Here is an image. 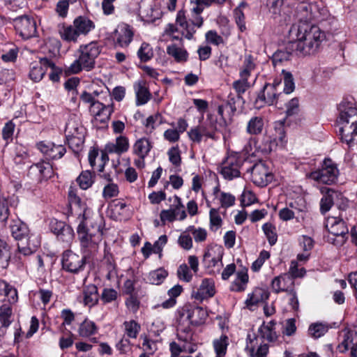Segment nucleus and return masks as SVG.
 I'll list each match as a JSON object with an SVG mask.
<instances>
[{"mask_svg": "<svg viewBox=\"0 0 357 357\" xmlns=\"http://www.w3.org/2000/svg\"><path fill=\"white\" fill-rule=\"evenodd\" d=\"M12 308L10 304L5 302H0V320L12 321Z\"/></svg>", "mask_w": 357, "mask_h": 357, "instance_id": "338daca9", "label": "nucleus"}, {"mask_svg": "<svg viewBox=\"0 0 357 357\" xmlns=\"http://www.w3.org/2000/svg\"><path fill=\"white\" fill-rule=\"evenodd\" d=\"M220 200L222 207L228 208L233 206L235 203V197L230 193L221 192L220 195H216Z\"/></svg>", "mask_w": 357, "mask_h": 357, "instance_id": "680f3d73", "label": "nucleus"}, {"mask_svg": "<svg viewBox=\"0 0 357 357\" xmlns=\"http://www.w3.org/2000/svg\"><path fill=\"white\" fill-rule=\"evenodd\" d=\"M176 22L183 29V35H184L186 38L190 40L193 38L195 29L188 22L186 21L185 13L183 10H179L178 12Z\"/></svg>", "mask_w": 357, "mask_h": 357, "instance_id": "c756f323", "label": "nucleus"}, {"mask_svg": "<svg viewBox=\"0 0 357 357\" xmlns=\"http://www.w3.org/2000/svg\"><path fill=\"white\" fill-rule=\"evenodd\" d=\"M316 8L314 5L306 2L300 3L296 8L295 17L298 22L294 24L289 31L288 48L300 55L315 54L326 38L325 33L319 26L311 24L315 17Z\"/></svg>", "mask_w": 357, "mask_h": 357, "instance_id": "f257e3e1", "label": "nucleus"}, {"mask_svg": "<svg viewBox=\"0 0 357 357\" xmlns=\"http://www.w3.org/2000/svg\"><path fill=\"white\" fill-rule=\"evenodd\" d=\"M129 149L128 139L125 136H119L116 139L115 143L106 145L105 150L109 153L122 154L128 151Z\"/></svg>", "mask_w": 357, "mask_h": 357, "instance_id": "393cba45", "label": "nucleus"}, {"mask_svg": "<svg viewBox=\"0 0 357 357\" xmlns=\"http://www.w3.org/2000/svg\"><path fill=\"white\" fill-rule=\"evenodd\" d=\"M66 141L68 142L69 147L75 153H79L84 146L85 135H78V137H67Z\"/></svg>", "mask_w": 357, "mask_h": 357, "instance_id": "37998d69", "label": "nucleus"}, {"mask_svg": "<svg viewBox=\"0 0 357 357\" xmlns=\"http://www.w3.org/2000/svg\"><path fill=\"white\" fill-rule=\"evenodd\" d=\"M281 95L282 92L278 89H274V86L266 84L259 92L255 101V105L257 108H261L264 105H273L277 103Z\"/></svg>", "mask_w": 357, "mask_h": 357, "instance_id": "f8f14e48", "label": "nucleus"}, {"mask_svg": "<svg viewBox=\"0 0 357 357\" xmlns=\"http://www.w3.org/2000/svg\"><path fill=\"white\" fill-rule=\"evenodd\" d=\"M232 86L237 93L238 100H242V95L250 87L248 81L241 79L234 81Z\"/></svg>", "mask_w": 357, "mask_h": 357, "instance_id": "13d9d810", "label": "nucleus"}, {"mask_svg": "<svg viewBox=\"0 0 357 357\" xmlns=\"http://www.w3.org/2000/svg\"><path fill=\"white\" fill-rule=\"evenodd\" d=\"M217 120L208 117L206 121L188 132L189 139L195 144H200L203 139H216Z\"/></svg>", "mask_w": 357, "mask_h": 357, "instance_id": "39448f33", "label": "nucleus"}, {"mask_svg": "<svg viewBox=\"0 0 357 357\" xmlns=\"http://www.w3.org/2000/svg\"><path fill=\"white\" fill-rule=\"evenodd\" d=\"M326 227L329 233L341 238L340 243L344 241V236L348 234L349 229L342 219L335 217L330 218L327 220Z\"/></svg>", "mask_w": 357, "mask_h": 357, "instance_id": "a211bd4d", "label": "nucleus"}, {"mask_svg": "<svg viewBox=\"0 0 357 357\" xmlns=\"http://www.w3.org/2000/svg\"><path fill=\"white\" fill-rule=\"evenodd\" d=\"M246 3L242 2L240 5L234 10V16L235 22L241 32L246 29L245 15L242 10V8L245 7Z\"/></svg>", "mask_w": 357, "mask_h": 357, "instance_id": "a18cd8bd", "label": "nucleus"}, {"mask_svg": "<svg viewBox=\"0 0 357 357\" xmlns=\"http://www.w3.org/2000/svg\"><path fill=\"white\" fill-rule=\"evenodd\" d=\"M66 152V149L63 146L52 144L47 158L52 160L59 159L63 156Z\"/></svg>", "mask_w": 357, "mask_h": 357, "instance_id": "052dcab7", "label": "nucleus"}, {"mask_svg": "<svg viewBox=\"0 0 357 357\" xmlns=\"http://www.w3.org/2000/svg\"><path fill=\"white\" fill-rule=\"evenodd\" d=\"M162 117L160 114H155L149 116L144 125L146 127V132L151 133L155 128L156 126L162 124Z\"/></svg>", "mask_w": 357, "mask_h": 357, "instance_id": "603ef678", "label": "nucleus"}, {"mask_svg": "<svg viewBox=\"0 0 357 357\" xmlns=\"http://www.w3.org/2000/svg\"><path fill=\"white\" fill-rule=\"evenodd\" d=\"M253 340H250V344H247L245 351L250 357H266L268 353V346L266 344H261L257 351L255 349L254 345L252 344Z\"/></svg>", "mask_w": 357, "mask_h": 357, "instance_id": "79ce46f5", "label": "nucleus"}, {"mask_svg": "<svg viewBox=\"0 0 357 357\" xmlns=\"http://www.w3.org/2000/svg\"><path fill=\"white\" fill-rule=\"evenodd\" d=\"M40 241L38 238L35 235L27 236L23 241L18 242L17 250L18 253L16 257L22 260V257L29 256L36 252L37 248L40 246Z\"/></svg>", "mask_w": 357, "mask_h": 357, "instance_id": "dca6fc26", "label": "nucleus"}, {"mask_svg": "<svg viewBox=\"0 0 357 357\" xmlns=\"http://www.w3.org/2000/svg\"><path fill=\"white\" fill-rule=\"evenodd\" d=\"M178 278L183 281L189 282L192 278V274L185 264L179 266L177 270Z\"/></svg>", "mask_w": 357, "mask_h": 357, "instance_id": "0e129e2a", "label": "nucleus"}, {"mask_svg": "<svg viewBox=\"0 0 357 357\" xmlns=\"http://www.w3.org/2000/svg\"><path fill=\"white\" fill-rule=\"evenodd\" d=\"M113 112L112 104L105 105L101 102H96L93 105L91 112L96 116V119H98L101 123H105L109 119Z\"/></svg>", "mask_w": 357, "mask_h": 357, "instance_id": "b1692460", "label": "nucleus"}, {"mask_svg": "<svg viewBox=\"0 0 357 357\" xmlns=\"http://www.w3.org/2000/svg\"><path fill=\"white\" fill-rule=\"evenodd\" d=\"M84 303L91 307L97 304L99 298L98 288L95 284L87 285L84 291Z\"/></svg>", "mask_w": 357, "mask_h": 357, "instance_id": "bb28decb", "label": "nucleus"}, {"mask_svg": "<svg viewBox=\"0 0 357 357\" xmlns=\"http://www.w3.org/2000/svg\"><path fill=\"white\" fill-rule=\"evenodd\" d=\"M224 250L220 245H213L207 248L203 257V264L210 273H215V269L220 271L222 266Z\"/></svg>", "mask_w": 357, "mask_h": 357, "instance_id": "6e6552de", "label": "nucleus"}, {"mask_svg": "<svg viewBox=\"0 0 357 357\" xmlns=\"http://www.w3.org/2000/svg\"><path fill=\"white\" fill-rule=\"evenodd\" d=\"M105 178L108 181V183L105 185L102 191V196L105 199H109L116 197L119 194V187L116 184L112 182L109 176H105Z\"/></svg>", "mask_w": 357, "mask_h": 357, "instance_id": "09e8293b", "label": "nucleus"}, {"mask_svg": "<svg viewBox=\"0 0 357 357\" xmlns=\"http://www.w3.org/2000/svg\"><path fill=\"white\" fill-rule=\"evenodd\" d=\"M73 24L79 35H86L95 27L91 20L82 16L75 18Z\"/></svg>", "mask_w": 357, "mask_h": 357, "instance_id": "2f4dec72", "label": "nucleus"}, {"mask_svg": "<svg viewBox=\"0 0 357 357\" xmlns=\"http://www.w3.org/2000/svg\"><path fill=\"white\" fill-rule=\"evenodd\" d=\"M152 148L150 141L145 138H141L135 142L132 147L133 153L138 157L146 158Z\"/></svg>", "mask_w": 357, "mask_h": 357, "instance_id": "c85d7f7f", "label": "nucleus"}, {"mask_svg": "<svg viewBox=\"0 0 357 357\" xmlns=\"http://www.w3.org/2000/svg\"><path fill=\"white\" fill-rule=\"evenodd\" d=\"M192 6L191 8L192 16L190 19L191 26L201 27L203 24V18L200 14L206 7L210 6L213 3H223L225 0H190Z\"/></svg>", "mask_w": 357, "mask_h": 357, "instance_id": "ddd939ff", "label": "nucleus"}, {"mask_svg": "<svg viewBox=\"0 0 357 357\" xmlns=\"http://www.w3.org/2000/svg\"><path fill=\"white\" fill-rule=\"evenodd\" d=\"M338 174L339 170L336 164L327 158L324 160L321 169L312 172L310 177L319 183L330 185L336 181Z\"/></svg>", "mask_w": 357, "mask_h": 357, "instance_id": "0eeeda50", "label": "nucleus"}, {"mask_svg": "<svg viewBox=\"0 0 357 357\" xmlns=\"http://www.w3.org/2000/svg\"><path fill=\"white\" fill-rule=\"evenodd\" d=\"M215 294V283L212 279L202 280L197 291H193L192 296L199 301L213 297Z\"/></svg>", "mask_w": 357, "mask_h": 357, "instance_id": "6ab92c4d", "label": "nucleus"}, {"mask_svg": "<svg viewBox=\"0 0 357 357\" xmlns=\"http://www.w3.org/2000/svg\"><path fill=\"white\" fill-rule=\"evenodd\" d=\"M85 128L75 115L70 116L68 119L65 128V135L73 137L74 134L85 135Z\"/></svg>", "mask_w": 357, "mask_h": 357, "instance_id": "a878e982", "label": "nucleus"}, {"mask_svg": "<svg viewBox=\"0 0 357 357\" xmlns=\"http://www.w3.org/2000/svg\"><path fill=\"white\" fill-rule=\"evenodd\" d=\"M340 139L349 147H357V107L341 109L336 121Z\"/></svg>", "mask_w": 357, "mask_h": 357, "instance_id": "f03ea898", "label": "nucleus"}, {"mask_svg": "<svg viewBox=\"0 0 357 357\" xmlns=\"http://www.w3.org/2000/svg\"><path fill=\"white\" fill-rule=\"evenodd\" d=\"M54 67V63L46 57L40 58L38 61L31 63L29 77L37 82L41 80L48 68Z\"/></svg>", "mask_w": 357, "mask_h": 357, "instance_id": "f3484780", "label": "nucleus"}, {"mask_svg": "<svg viewBox=\"0 0 357 357\" xmlns=\"http://www.w3.org/2000/svg\"><path fill=\"white\" fill-rule=\"evenodd\" d=\"M356 335V332L351 330L345 329L343 331L342 340L337 346L340 353H345L355 343L354 340Z\"/></svg>", "mask_w": 357, "mask_h": 357, "instance_id": "473e14b6", "label": "nucleus"}, {"mask_svg": "<svg viewBox=\"0 0 357 357\" xmlns=\"http://www.w3.org/2000/svg\"><path fill=\"white\" fill-rule=\"evenodd\" d=\"M192 326L187 321H183V319L178 316L177 325V337L181 341L185 343H190L192 341L193 333L191 328Z\"/></svg>", "mask_w": 357, "mask_h": 357, "instance_id": "4be33fe9", "label": "nucleus"}, {"mask_svg": "<svg viewBox=\"0 0 357 357\" xmlns=\"http://www.w3.org/2000/svg\"><path fill=\"white\" fill-rule=\"evenodd\" d=\"M264 128V120L261 116H253L248 123L246 130L250 135L261 133Z\"/></svg>", "mask_w": 357, "mask_h": 357, "instance_id": "4c0bfd02", "label": "nucleus"}, {"mask_svg": "<svg viewBox=\"0 0 357 357\" xmlns=\"http://www.w3.org/2000/svg\"><path fill=\"white\" fill-rule=\"evenodd\" d=\"M16 31L23 39H29L36 36V21L28 15H22L13 19Z\"/></svg>", "mask_w": 357, "mask_h": 357, "instance_id": "1a4fd4ad", "label": "nucleus"}, {"mask_svg": "<svg viewBox=\"0 0 357 357\" xmlns=\"http://www.w3.org/2000/svg\"><path fill=\"white\" fill-rule=\"evenodd\" d=\"M116 43L121 47H127L133 38V31L128 24H122L115 31Z\"/></svg>", "mask_w": 357, "mask_h": 357, "instance_id": "aec40b11", "label": "nucleus"}, {"mask_svg": "<svg viewBox=\"0 0 357 357\" xmlns=\"http://www.w3.org/2000/svg\"><path fill=\"white\" fill-rule=\"evenodd\" d=\"M291 54L289 51L278 50L272 56L273 64L275 66L284 61L290 60Z\"/></svg>", "mask_w": 357, "mask_h": 357, "instance_id": "bf43d9fd", "label": "nucleus"}, {"mask_svg": "<svg viewBox=\"0 0 357 357\" xmlns=\"http://www.w3.org/2000/svg\"><path fill=\"white\" fill-rule=\"evenodd\" d=\"M168 273L165 269L158 268L149 273L147 280L150 284L158 285L164 281Z\"/></svg>", "mask_w": 357, "mask_h": 357, "instance_id": "c03bdc74", "label": "nucleus"}, {"mask_svg": "<svg viewBox=\"0 0 357 357\" xmlns=\"http://www.w3.org/2000/svg\"><path fill=\"white\" fill-rule=\"evenodd\" d=\"M248 282V275L247 271H238L236 278L231 285V290L234 291H243L245 290Z\"/></svg>", "mask_w": 357, "mask_h": 357, "instance_id": "e433bc0d", "label": "nucleus"}, {"mask_svg": "<svg viewBox=\"0 0 357 357\" xmlns=\"http://www.w3.org/2000/svg\"><path fill=\"white\" fill-rule=\"evenodd\" d=\"M294 286V281L291 278L289 274H284L278 277H275L271 283L273 290L275 293L281 291H289L290 289H292Z\"/></svg>", "mask_w": 357, "mask_h": 357, "instance_id": "5701e85b", "label": "nucleus"}, {"mask_svg": "<svg viewBox=\"0 0 357 357\" xmlns=\"http://www.w3.org/2000/svg\"><path fill=\"white\" fill-rule=\"evenodd\" d=\"M177 204L175 206L174 209L162 210L160 214V221L162 225H165L167 221L173 222L176 218V211H180L181 208H184V206L181 202V199L178 197H176Z\"/></svg>", "mask_w": 357, "mask_h": 357, "instance_id": "f704fd0d", "label": "nucleus"}, {"mask_svg": "<svg viewBox=\"0 0 357 357\" xmlns=\"http://www.w3.org/2000/svg\"><path fill=\"white\" fill-rule=\"evenodd\" d=\"M79 187L82 190L89 188L93 183V176L90 171H83L77 178Z\"/></svg>", "mask_w": 357, "mask_h": 357, "instance_id": "49530a36", "label": "nucleus"}, {"mask_svg": "<svg viewBox=\"0 0 357 357\" xmlns=\"http://www.w3.org/2000/svg\"><path fill=\"white\" fill-rule=\"evenodd\" d=\"M268 297L269 293L266 290L262 288H255L252 293L248 294L245 301V306L249 310H252V307L264 302Z\"/></svg>", "mask_w": 357, "mask_h": 357, "instance_id": "412c9836", "label": "nucleus"}, {"mask_svg": "<svg viewBox=\"0 0 357 357\" xmlns=\"http://www.w3.org/2000/svg\"><path fill=\"white\" fill-rule=\"evenodd\" d=\"M326 192L328 193L329 197L333 201V204H336L338 206L341 205H346L347 203V199H345L342 194L340 192L336 191L333 188H327Z\"/></svg>", "mask_w": 357, "mask_h": 357, "instance_id": "4d7b16f0", "label": "nucleus"}, {"mask_svg": "<svg viewBox=\"0 0 357 357\" xmlns=\"http://www.w3.org/2000/svg\"><path fill=\"white\" fill-rule=\"evenodd\" d=\"M167 52L169 55L174 57L177 62L187 61L188 55L187 51L176 45H169L167 48Z\"/></svg>", "mask_w": 357, "mask_h": 357, "instance_id": "58836bf2", "label": "nucleus"}, {"mask_svg": "<svg viewBox=\"0 0 357 357\" xmlns=\"http://www.w3.org/2000/svg\"><path fill=\"white\" fill-rule=\"evenodd\" d=\"M178 313L183 321H187L193 326L203 324L207 317L206 312L200 307L184 306L178 310Z\"/></svg>", "mask_w": 357, "mask_h": 357, "instance_id": "4468645a", "label": "nucleus"}, {"mask_svg": "<svg viewBox=\"0 0 357 357\" xmlns=\"http://www.w3.org/2000/svg\"><path fill=\"white\" fill-rule=\"evenodd\" d=\"M125 328V333L128 337L130 338H136L140 329L141 326L134 320L125 321L123 323Z\"/></svg>", "mask_w": 357, "mask_h": 357, "instance_id": "3c124183", "label": "nucleus"}, {"mask_svg": "<svg viewBox=\"0 0 357 357\" xmlns=\"http://www.w3.org/2000/svg\"><path fill=\"white\" fill-rule=\"evenodd\" d=\"M188 231H190L194 237L196 242L204 241L207 236V232L206 229L202 228H195L194 226H190L187 229Z\"/></svg>", "mask_w": 357, "mask_h": 357, "instance_id": "e2e57ef3", "label": "nucleus"}, {"mask_svg": "<svg viewBox=\"0 0 357 357\" xmlns=\"http://www.w3.org/2000/svg\"><path fill=\"white\" fill-rule=\"evenodd\" d=\"M262 229L266 238H268L270 245H274L278 240L275 227L273 226L271 223L267 222L262 226Z\"/></svg>", "mask_w": 357, "mask_h": 357, "instance_id": "5fc2aeb1", "label": "nucleus"}, {"mask_svg": "<svg viewBox=\"0 0 357 357\" xmlns=\"http://www.w3.org/2000/svg\"><path fill=\"white\" fill-rule=\"evenodd\" d=\"M206 40L211 44L214 45H219L224 43L223 38L222 36L218 34L215 31L210 30L206 33L205 35Z\"/></svg>", "mask_w": 357, "mask_h": 357, "instance_id": "774afa93", "label": "nucleus"}, {"mask_svg": "<svg viewBox=\"0 0 357 357\" xmlns=\"http://www.w3.org/2000/svg\"><path fill=\"white\" fill-rule=\"evenodd\" d=\"M328 326L321 323L312 324L308 328L309 335L315 339L323 336L328 331Z\"/></svg>", "mask_w": 357, "mask_h": 357, "instance_id": "8fccbe9b", "label": "nucleus"}, {"mask_svg": "<svg viewBox=\"0 0 357 357\" xmlns=\"http://www.w3.org/2000/svg\"><path fill=\"white\" fill-rule=\"evenodd\" d=\"M12 236L19 242L23 241L29 234L27 225L21 220H14L10 226Z\"/></svg>", "mask_w": 357, "mask_h": 357, "instance_id": "cd10ccee", "label": "nucleus"}, {"mask_svg": "<svg viewBox=\"0 0 357 357\" xmlns=\"http://www.w3.org/2000/svg\"><path fill=\"white\" fill-rule=\"evenodd\" d=\"M183 289L181 285L180 284H176L173 287H172L170 289L168 290L167 294L169 296V298L167 301H164L161 306L165 309H168L173 307L176 303V298L179 296L182 293Z\"/></svg>", "mask_w": 357, "mask_h": 357, "instance_id": "c9c22d12", "label": "nucleus"}, {"mask_svg": "<svg viewBox=\"0 0 357 357\" xmlns=\"http://www.w3.org/2000/svg\"><path fill=\"white\" fill-rule=\"evenodd\" d=\"M291 278L293 280L294 278H302L305 274V269L304 268H298V262L296 261H291L289 273Z\"/></svg>", "mask_w": 357, "mask_h": 357, "instance_id": "69168bd1", "label": "nucleus"}, {"mask_svg": "<svg viewBox=\"0 0 357 357\" xmlns=\"http://www.w3.org/2000/svg\"><path fill=\"white\" fill-rule=\"evenodd\" d=\"M137 56L142 62H146L150 60L153 56V50L149 44L143 43L137 51Z\"/></svg>", "mask_w": 357, "mask_h": 357, "instance_id": "6e6d98bb", "label": "nucleus"}, {"mask_svg": "<svg viewBox=\"0 0 357 357\" xmlns=\"http://www.w3.org/2000/svg\"><path fill=\"white\" fill-rule=\"evenodd\" d=\"M220 173L224 178L231 181L241 175L240 161L235 155L228 156L221 165Z\"/></svg>", "mask_w": 357, "mask_h": 357, "instance_id": "2eb2a0df", "label": "nucleus"}, {"mask_svg": "<svg viewBox=\"0 0 357 357\" xmlns=\"http://www.w3.org/2000/svg\"><path fill=\"white\" fill-rule=\"evenodd\" d=\"M73 204L75 207L82 211L77 217L79 220L78 225H82L85 229L91 231L93 234L99 233L102 236L105 229L104 218L98 213H92L79 197H75Z\"/></svg>", "mask_w": 357, "mask_h": 357, "instance_id": "20e7f679", "label": "nucleus"}, {"mask_svg": "<svg viewBox=\"0 0 357 357\" xmlns=\"http://www.w3.org/2000/svg\"><path fill=\"white\" fill-rule=\"evenodd\" d=\"M97 331V326L93 321L85 319L79 326L78 333L82 337H88L95 334Z\"/></svg>", "mask_w": 357, "mask_h": 357, "instance_id": "ea45409f", "label": "nucleus"}, {"mask_svg": "<svg viewBox=\"0 0 357 357\" xmlns=\"http://www.w3.org/2000/svg\"><path fill=\"white\" fill-rule=\"evenodd\" d=\"M74 24L72 25H63L59 29V35L61 39L68 43H76L80 36Z\"/></svg>", "mask_w": 357, "mask_h": 357, "instance_id": "7c9ffc66", "label": "nucleus"}, {"mask_svg": "<svg viewBox=\"0 0 357 357\" xmlns=\"http://www.w3.org/2000/svg\"><path fill=\"white\" fill-rule=\"evenodd\" d=\"M78 58L69 66L68 71L71 74H77L82 70L91 71L95 68L96 59L100 53V47L92 42L79 46Z\"/></svg>", "mask_w": 357, "mask_h": 357, "instance_id": "7ed1b4c3", "label": "nucleus"}, {"mask_svg": "<svg viewBox=\"0 0 357 357\" xmlns=\"http://www.w3.org/2000/svg\"><path fill=\"white\" fill-rule=\"evenodd\" d=\"M282 75L284 80V89L283 91L286 94H289L294 91L295 89L294 79L292 74L285 70H282Z\"/></svg>", "mask_w": 357, "mask_h": 357, "instance_id": "864d4df0", "label": "nucleus"}, {"mask_svg": "<svg viewBox=\"0 0 357 357\" xmlns=\"http://www.w3.org/2000/svg\"><path fill=\"white\" fill-rule=\"evenodd\" d=\"M251 179L257 186H266L273 179V174L268 166L264 162L255 164L250 169Z\"/></svg>", "mask_w": 357, "mask_h": 357, "instance_id": "9b49d317", "label": "nucleus"}, {"mask_svg": "<svg viewBox=\"0 0 357 357\" xmlns=\"http://www.w3.org/2000/svg\"><path fill=\"white\" fill-rule=\"evenodd\" d=\"M229 338L226 335H222L219 338L215 339L213 345L216 355L225 356L227 353Z\"/></svg>", "mask_w": 357, "mask_h": 357, "instance_id": "a19ab883", "label": "nucleus"}, {"mask_svg": "<svg viewBox=\"0 0 357 357\" xmlns=\"http://www.w3.org/2000/svg\"><path fill=\"white\" fill-rule=\"evenodd\" d=\"M89 258L73 252L71 250H66L62 257V266L66 271L77 273L84 270L86 264V259Z\"/></svg>", "mask_w": 357, "mask_h": 357, "instance_id": "9d476101", "label": "nucleus"}, {"mask_svg": "<svg viewBox=\"0 0 357 357\" xmlns=\"http://www.w3.org/2000/svg\"><path fill=\"white\" fill-rule=\"evenodd\" d=\"M77 232L83 254L91 257L97 253L102 236L99 233L93 234L85 229L82 225H78Z\"/></svg>", "mask_w": 357, "mask_h": 357, "instance_id": "423d86ee", "label": "nucleus"}, {"mask_svg": "<svg viewBox=\"0 0 357 357\" xmlns=\"http://www.w3.org/2000/svg\"><path fill=\"white\" fill-rule=\"evenodd\" d=\"M137 105L146 104L151 98V93L144 85L139 84L136 87Z\"/></svg>", "mask_w": 357, "mask_h": 357, "instance_id": "de8ad7c7", "label": "nucleus"}, {"mask_svg": "<svg viewBox=\"0 0 357 357\" xmlns=\"http://www.w3.org/2000/svg\"><path fill=\"white\" fill-rule=\"evenodd\" d=\"M275 322L271 321L267 324L264 323L259 328V333L263 339L269 342H273L276 340L277 335L275 331Z\"/></svg>", "mask_w": 357, "mask_h": 357, "instance_id": "72a5a7b5", "label": "nucleus"}]
</instances>
